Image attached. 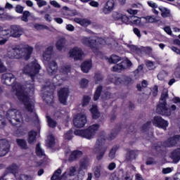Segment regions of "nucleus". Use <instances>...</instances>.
<instances>
[{
    "instance_id": "nucleus-36",
    "label": "nucleus",
    "mask_w": 180,
    "mask_h": 180,
    "mask_svg": "<svg viewBox=\"0 0 180 180\" xmlns=\"http://www.w3.org/2000/svg\"><path fill=\"white\" fill-rule=\"evenodd\" d=\"M107 60H108V63H110V64H116V63H119V61H120V60H122V59L118 56L112 55Z\"/></svg>"
},
{
    "instance_id": "nucleus-37",
    "label": "nucleus",
    "mask_w": 180,
    "mask_h": 180,
    "mask_svg": "<svg viewBox=\"0 0 180 180\" xmlns=\"http://www.w3.org/2000/svg\"><path fill=\"white\" fill-rule=\"evenodd\" d=\"M36 154L38 157H44V150L41 148L40 143H38L36 147Z\"/></svg>"
},
{
    "instance_id": "nucleus-61",
    "label": "nucleus",
    "mask_w": 180,
    "mask_h": 180,
    "mask_svg": "<svg viewBox=\"0 0 180 180\" xmlns=\"http://www.w3.org/2000/svg\"><path fill=\"white\" fill-rule=\"evenodd\" d=\"M50 4L52 6H54V8H61V5H60V4L56 1H50Z\"/></svg>"
},
{
    "instance_id": "nucleus-51",
    "label": "nucleus",
    "mask_w": 180,
    "mask_h": 180,
    "mask_svg": "<svg viewBox=\"0 0 180 180\" xmlns=\"http://www.w3.org/2000/svg\"><path fill=\"white\" fill-rule=\"evenodd\" d=\"M146 67H148V70H154L155 65L150 60H146Z\"/></svg>"
},
{
    "instance_id": "nucleus-62",
    "label": "nucleus",
    "mask_w": 180,
    "mask_h": 180,
    "mask_svg": "<svg viewBox=\"0 0 180 180\" xmlns=\"http://www.w3.org/2000/svg\"><path fill=\"white\" fill-rule=\"evenodd\" d=\"M39 8H41L43 6H46V5H47V1H44V0H41L39 3H37Z\"/></svg>"
},
{
    "instance_id": "nucleus-1",
    "label": "nucleus",
    "mask_w": 180,
    "mask_h": 180,
    "mask_svg": "<svg viewBox=\"0 0 180 180\" xmlns=\"http://www.w3.org/2000/svg\"><path fill=\"white\" fill-rule=\"evenodd\" d=\"M13 89L15 91L18 99L21 101L24 104L25 109H27L28 112H30L33 116H37L36 112H34V99L32 97V95L34 94V84L33 82L27 84L25 90L19 84H16L13 86Z\"/></svg>"
},
{
    "instance_id": "nucleus-2",
    "label": "nucleus",
    "mask_w": 180,
    "mask_h": 180,
    "mask_svg": "<svg viewBox=\"0 0 180 180\" xmlns=\"http://www.w3.org/2000/svg\"><path fill=\"white\" fill-rule=\"evenodd\" d=\"M33 53V47L26 44L22 46L13 49L7 53V57L8 58H24V60H29L30 56Z\"/></svg>"
},
{
    "instance_id": "nucleus-4",
    "label": "nucleus",
    "mask_w": 180,
    "mask_h": 180,
    "mask_svg": "<svg viewBox=\"0 0 180 180\" xmlns=\"http://www.w3.org/2000/svg\"><path fill=\"white\" fill-rule=\"evenodd\" d=\"M106 139L107 137L105 136V134H103L98 138L96 142L93 153L96 155L97 160H102L105 155V153H106V150L108 149L106 146H105Z\"/></svg>"
},
{
    "instance_id": "nucleus-34",
    "label": "nucleus",
    "mask_w": 180,
    "mask_h": 180,
    "mask_svg": "<svg viewBox=\"0 0 180 180\" xmlns=\"http://www.w3.org/2000/svg\"><path fill=\"white\" fill-rule=\"evenodd\" d=\"M143 22L144 23H154L157 22V18L151 15H148L146 17H142Z\"/></svg>"
},
{
    "instance_id": "nucleus-47",
    "label": "nucleus",
    "mask_w": 180,
    "mask_h": 180,
    "mask_svg": "<svg viewBox=\"0 0 180 180\" xmlns=\"http://www.w3.org/2000/svg\"><path fill=\"white\" fill-rule=\"evenodd\" d=\"M29 16H30V12L28 11H24L22 13V17L21 18V20H22V22H27L29 20L27 19Z\"/></svg>"
},
{
    "instance_id": "nucleus-9",
    "label": "nucleus",
    "mask_w": 180,
    "mask_h": 180,
    "mask_svg": "<svg viewBox=\"0 0 180 180\" xmlns=\"http://www.w3.org/2000/svg\"><path fill=\"white\" fill-rule=\"evenodd\" d=\"M82 44H84V46H87L88 47H91V49H95L96 46H105L106 44V40L98 38L97 40L95 39H91V38L85 37H84L82 39Z\"/></svg>"
},
{
    "instance_id": "nucleus-29",
    "label": "nucleus",
    "mask_w": 180,
    "mask_h": 180,
    "mask_svg": "<svg viewBox=\"0 0 180 180\" xmlns=\"http://www.w3.org/2000/svg\"><path fill=\"white\" fill-rule=\"evenodd\" d=\"M36 136H37V133L34 131H31L28 134L27 141L29 144H33L36 141Z\"/></svg>"
},
{
    "instance_id": "nucleus-50",
    "label": "nucleus",
    "mask_w": 180,
    "mask_h": 180,
    "mask_svg": "<svg viewBox=\"0 0 180 180\" xmlns=\"http://www.w3.org/2000/svg\"><path fill=\"white\" fill-rule=\"evenodd\" d=\"M147 85H148V82H147V81H146V80H143L141 84L136 85V88H137L138 91H141V89H143V88H146Z\"/></svg>"
},
{
    "instance_id": "nucleus-49",
    "label": "nucleus",
    "mask_w": 180,
    "mask_h": 180,
    "mask_svg": "<svg viewBox=\"0 0 180 180\" xmlns=\"http://www.w3.org/2000/svg\"><path fill=\"white\" fill-rule=\"evenodd\" d=\"M101 91H102V87L101 86H98L96 89V93L94 94V101H98V99H99V96H101Z\"/></svg>"
},
{
    "instance_id": "nucleus-24",
    "label": "nucleus",
    "mask_w": 180,
    "mask_h": 180,
    "mask_svg": "<svg viewBox=\"0 0 180 180\" xmlns=\"http://www.w3.org/2000/svg\"><path fill=\"white\" fill-rule=\"evenodd\" d=\"M78 167H71L69 169L65 172V173L63 174V178L65 177L69 178V176H74L75 174H77V171H78Z\"/></svg>"
},
{
    "instance_id": "nucleus-13",
    "label": "nucleus",
    "mask_w": 180,
    "mask_h": 180,
    "mask_svg": "<svg viewBox=\"0 0 180 180\" xmlns=\"http://www.w3.org/2000/svg\"><path fill=\"white\" fill-rule=\"evenodd\" d=\"M63 81H65V79L64 77H61V75H57L53 79V83L51 84L50 83H46V86L45 87V89L46 91H49V89H54L56 86H58L63 82Z\"/></svg>"
},
{
    "instance_id": "nucleus-32",
    "label": "nucleus",
    "mask_w": 180,
    "mask_h": 180,
    "mask_svg": "<svg viewBox=\"0 0 180 180\" xmlns=\"http://www.w3.org/2000/svg\"><path fill=\"white\" fill-rule=\"evenodd\" d=\"M60 175H61V169H58L52 176L51 180L66 179L65 176L63 177V176H60Z\"/></svg>"
},
{
    "instance_id": "nucleus-53",
    "label": "nucleus",
    "mask_w": 180,
    "mask_h": 180,
    "mask_svg": "<svg viewBox=\"0 0 180 180\" xmlns=\"http://www.w3.org/2000/svg\"><path fill=\"white\" fill-rule=\"evenodd\" d=\"M165 77H167V72H165V71H162L161 72H160L158 75V79L160 81H162V79H164V78H165Z\"/></svg>"
},
{
    "instance_id": "nucleus-41",
    "label": "nucleus",
    "mask_w": 180,
    "mask_h": 180,
    "mask_svg": "<svg viewBox=\"0 0 180 180\" xmlns=\"http://www.w3.org/2000/svg\"><path fill=\"white\" fill-rule=\"evenodd\" d=\"M47 122L49 124V127H56L57 126V122L56 121L53 120L50 116H46Z\"/></svg>"
},
{
    "instance_id": "nucleus-42",
    "label": "nucleus",
    "mask_w": 180,
    "mask_h": 180,
    "mask_svg": "<svg viewBox=\"0 0 180 180\" xmlns=\"http://www.w3.org/2000/svg\"><path fill=\"white\" fill-rule=\"evenodd\" d=\"M70 71H71V68L70 67V65H65L60 69V72L61 74H63V75H65V74L70 72Z\"/></svg>"
},
{
    "instance_id": "nucleus-46",
    "label": "nucleus",
    "mask_w": 180,
    "mask_h": 180,
    "mask_svg": "<svg viewBox=\"0 0 180 180\" xmlns=\"http://www.w3.org/2000/svg\"><path fill=\"white\" fill-rule=\"evenodd\" d=\"M89 84V81L86 79H82L79 82V86L82 88H86Z\"/></svg>"
},
{
    "instance_id": "nucleus-7",
    "label": "nucleus",
    "mask_w": 180,
    "mask_h": 180,
    "mask_svg": "<svg viewBox=\"0 0 180 180\" xmlns=\"http://www.w3.org/2000/svg\"><path fill=\"white\" fill-rule=\"evenodd\" d=\"M167 98H168V91L165 90L162 94L161 100L157 108V112L163 116H171V110L167 108V102H165Z\"/></svg>"
},
{
    "instance_id": "nucleus-64",
    "label": "nucleus",
    "mask_w": 180,
    "mask_h": 180,
    "mask_svg": "<svg viewBox=\"0 0 180 180\" xmlns=\"http://www.w3.org/2000/svg\"><path fill=\"white\" fill-rule=\"evenodd\" d=\"M174 76L176 78H180V67L176 68L174 71Z\"/></svg>"
},
{
    "instance_id": "nucleus-55",
    "label": "nucleus",
    "mask_w": 180,
    "mask_h": 180,
    "mask_svg": "<svg viewBox=\"0 0 180 180\" xmlns=\"http://www.w3.org/2000/svg\"><path fill=\"white\" fill-rule=\"evenodd\" d=\"M122 16H123L122 13H114L112 15L115 20H120L122 19Z\"/></svg>"
},
{
    "instance_id": "nucleus-43",
    "label": "nucleus",
    "mask_w": 180,
    "mask_h": 180,
    "mask_svg": "<svg viewBox=\"0 0 180 180\" xmlns=\"http://www.w3.org/2000/svg\"><path fill=\"white\" fill-rule=\"evenodd\" d=\"M101 166H96V167H94V176H96V178L101 177Z\"/></svg>"
},
{
    "instance_id": "nucleus-59",
    "label": "nucleus",
    "mask_w": 180,
    "mask_h": 180,
    "mask_svg": "<svg viewBox=\"0 0 180 180\" xmlns=\"http://www.w3.org/2000/svg\"><path fill=\"white\" fill-rule=\"evenodd\" d=\"M115 155H116V149L112 148V149L110 150V152L109 158H110L111 160H113V158H115Z\"/></svg>"
},
{
    "instance_id": "nucleus-19",
    "label": "nucleus",
    "mask_w": 180,
    "mask_h": 180,
    "mask_svg": "<svg viewBox=\"0 0 180 180\" xmlns=\"http://www.w3.org/2000/svg\"><path fill=\"white\" fill-rule=\"evenodd\" d=\"M111 82H113L114 84H116L117 85L119 84H123V81H124L125 84H131V78L130 77H116V76L111 75Z\"/></svg>"
},
{
    "instance_id": "nucleus-54",
    "label": "nucleus",
    "mask_w": 180,
    "mask_h": 180,
    "mask_svg": "<svg viewBox=\"0 0 180 180\" xmlns=\"http://www.w3.org/2000/svg\"><path fill=\"white\" fill-rule=\"evenodd\" d=\"M89 101H91V97L85 96L83 99L82 106H86L89 103Z\"/></svg>"
},
{
    "instance_id": "nucleus-22",
    "label": "nucleus",
    "mask_w": 180,
    "mask_h": 180,
    "mask_svg": "<svg viewBox=\"0 0 180 180\" xmlns=\"http://www.w3.org/2000/svg\"><path fill=\"white\" fill-rule=\"evenodd\" d=\"M88 167H89V160L88 159H84L81 161L80 167L78 169L79 174L82 175L81 179H82L84 175H85V172H84L82 169H87Z\"/></svg>"
},
{
    "instance_id": "nucleus-45",
    "label": "nucleus",
    "mask_w": 180,
    "mask_h": 180,
    "mask_svg": "<svg viewBox=\"0 0 180 180\" xmlns=\"http://www.w3.org/2000/svg\"><path fill=\"white\" fill-rule=\"evenodd\" d=\"M121 20L123 22V23H125V25H131L130 17H127V15L122 14Z\"/></svg>"
},
{
    "instance_id": "nucleus-39",
    "label": "nucleus",
    "mask_w": 180,
    "mask_h": 180,
    "mask_svg": "<svg viewBox=\"0 0 180 180\" xmlns=\"http://www.w3.org/2000/svg\"><path fill=\"white\" fill-rule=\"evenodd\" d=\"M17 144H18L22 148H24L26 150L27 148V143H26V141L23 139H17L16 140Z\"/></svg>"
},
{
    "instance_id": "nucleus-63",
    "label": "nucleus",
    "mask_w": 180,
    "mask_h": 180,
    "mask_svg": "<svg viewBox=\"0 0 180 180\" xmlns=\"http://www.w3.org/2000/svg\"><path fill=\"white\" fill-rule=\"evenodd\" d=\"M108 168L109 171H113V169H115V168H116V163H115V162L110 163Z\"/></svg>"
},
{
    "instance_id": "nucleus-60",
    "label": "nucleus",
    "mask_w": 180,
    "mask_h": 180,
    "mask_svg": "<svg viewBox=\"0 0 180 180\" xmlns=\"http://www.w3.org/2000/svg\"><path fill=\"white\" fill-rule=\"evenodd\" d=\"M158 94V86H154V87L152 89V95L153 96H157Z\"/></svg>"
},
{
    "instance_id": "nucleus-33",
    "label": "nucleus",
    "mask_w": 180,
    "mask_h": 180,
    "mask_svg": "<svg viewBox=\"0 0 180 180\" xmlns=\"http://www.w3.org/2000/svg\"><path fill=\"white\" fill-rule=\"evenodd\" d=\"M54 144H56V139H54V136L53 135L49 136L46 141V146H47L48 147H53Z\"/></svg>"
},
{
    "instance_id": "nucleus-6",
    "label": "nucleus",
    "mask_w": 180,
    "mask_h": 180,
    "mask_svg": "<svg viewBox=\"0 0 180 180\" xmlns=\"http://www.w3.org/2000/svg\"><path fill=\"white\" fill-rule=\"evenodd\" d=\"M40 70H41V68L40 67V65L37 63V60H34L25 65L22 69V71L24 74L30 75L33 81V79H34V77L37 75V73L39 72Z\"/></svg>"
},
{
    "instance_id": "nucleus-56",
    "label": "nucleus",
    "mask_w": 180,
    "mask_h": 180,
    "mask_svg": "<svg viewBox=\"0 0 180 180\" xmlns=\"http://www.w3.org/2000/svg\"><path fill=\"white\" fill-rule=\"evenodd\" d=\"M122 180H133V178L129 173L126 172L122 176Z\"/></svg>"
},
{
    "instance_id": "nucleus-28",
    "label": "nucleus",
    "mask_w": 180,
    "mask_h": 180,
    "mask_svg": "<svg viewBox=\"0 0 180 180\" xmlns=\"http://www.w3.org/2000/svg\"><path fill=\"white\" fill-rule=\"evenodd\" d=\"M74 20L76 23H78L81 26L86 27L91 25V21H89V20L82 19V18H75Z\"/></svg>"
},
{
    "instance_id": "nucleus-15",
    "label": "nucleus",
    "mask_w": 180,
    "mask_h": 180,
    "mask_svg": "<svg viewBox=\"0 0 180 180\" xmlns=\"http://www.w3.org/2000/svg\"><path fill=\"white\" fill-rule=\"evenodd\" d=\"M8 172L13 174L14 176L16 178L17 180H33L32 177L26 176V175H21L20 177H18L16 172H18V166L16 165H13L8 169Z\"/></svg>"
},
{
    "instance_id": "nucleus-16",
    "label": "nucleus",
    "mask_w": 180,
    "mask_h": 180,
    "mask_svg": "<svg viewBox=\"0 0 180 180\" xmlns=\"http://www.w3.org/2000/svg\"><path fill=\"white\" fill-rule=\"evenodd\" d=\"M9 142L6 139L0 140V157H4L9 153Z\"/></svg>"
},
{
    "instance_id": "nucleus-8",
    "label": "nucleus",
    "mask_w": 180,
    "mask_h": 180,
    "mask_svg": "<svg viewBox=\"0 0 180 180\" xmlns=\"http://www.w3.org/2000/svg\"><path fill=\"white\" fill-rule=\"evenodd\" d=\"M6 116L10 123L14 126L20 124V123L23 122V117H22L20 112L18 111L16 109L8 110Z\"/></svg>"
},
{
    "instance_id": "nucleus-30",
    "label": "nucleus",
    "mask_w": 180,
    "mask_h": 180,
    "mask_svg": "<svg viewBox=\"0 0 180 180\" xmlns=\"http://www.w3.org/2000/svg\"><path fill=\"white\" fill-rule=\"evenodd\" d=\"M66 43L67 41L65 40V39H60L59 40L57 41L56 46V49L58 50H62L64 49V47H65L66 46Z\"/></svg>"
},
{
    "instance_id": "nucleus-44",
    "label": "nucleus",
    "mask_w": 180,
    "mask_h": 180,
    "mask_svg": "<svg viewBox=\"0 0 180 180\" xmlns=\"http://www.w3.org/2000/svg\"><path fill=\"white\" fill-rule=\"evenodd\" d=\"M63 11H66V12H67L68 15H69V16H75V15H77V11H71L67 6H63Z\"/></svg>"
},
{
    "instance_id": "nucleus-14",
    "label": "nucleus",
    "mask_w": 180,
    "mask_h": 180,
    "mask_svg": "<svg viewBox=\"0 0 180 180\" xmlns=\"http://www.w3.org/2000/svg\"><path fill=\"white\" fill-rule=\"evenodd\" d=\"M129 67H131V62L128 59H124L122 63L115 65L112 70L115 72H120L122 70H126V68H129Z\"/></svg>"
},
{
    "instance_id": "nucleus-58",
    "label": "nucleus",
    "mask_w": 180,
    "mask_h": 180,
    "mask_svg": "<svg viewBox=\"0 0 180 180\" xmlns=\"http://www.w3.org/2000/svg\"><path fill=\"white\" fill-rule=\"evenodd\" d=\"M148 5L150 7L153 8V9H156V8H158V4L153 1H148Z\"/></svg>"
},
{
    "instance_id": "nucleus-17",
    "label": "nucleus",
    "mask_w": 180,
    "mask_h": 180,
    "mask_svg": "<svg viewBox=\"0 0 180 180\" xmlns=\"http://www.w3.org/2000/svg\"><path fill=\"white\" fill-rule=\"evenodd\" d=\"M68 94H70V90H68V88L61 89L58 91L59 101L60 103H63V105H67V98H68Z\"/></svg>"
},
{
    "instance_id": "nucleus-12",
    "label": "nucleus",
    "mask_w": 180,
    "mask_h": 180,
    "mask_svg": "<svg viewBox=\"0 0 180 180\" xmlns=\"http://www.w3.org/2000/svg\"><path fill=\"white\" fill-rule=\"evenodd\" d=\"M69 56L74 60H82L84 57V51L79 47H74L69 51Z\"/></svg>"
},
{
    "instance_id": "nucleus-27",
    "label": "nucleus",
    "mask_w": 180,
    "mask_h": 180,
    "mask_svg": "<svg viewBox=\"0 0 180 180\" xmlns=\"http://www.w3.org/2000/svg\"><path fill=\"white\" fill-rule=\"evenodd\" d=\"M43 99L48 103V105H51L53 102L54 96H53V91H51V92L47 93L45 92L43 96Z\"/></svg>"
},
{
    "instance_id": "nucleus-57",
    "label": "nucleus",
    "mask_w": 180,
    "mask_h": 180,
    "mask_svg": "<svg viewBox=\"0 0 180 180\" xmlns=\"http://www.w3.org/2000/svg\"><path fill=\"white\" fill-rule=\"evenodd\" d=\"M23 6L17 5L15 7V12H17V13H23Z\"/></svg>"
},
{
    "instance_id": "nucleus-48",
    "label": "nucleus",
    "mask_w": 180,
    "mask_h": 180,
    "mask_svg": "<svg viewBox=\"0 0 180 180\" xmlns=\"http://www.w3.org/2000/svg\"><path fill=\"white\" fill-rule=\"evenodd\" d=\"M127 158V160H136V152L134 150L128 152Z\"/></svg>"
},
{
    "instance_id": "nucleus-23",
    "label": "nucleus",
    "mask_w": 180,
    "mask_h": 180,
    "mask_svg": "<svg viewBox=\"0 0 180 180\" xmlns=\"http://www.w3.org/2000/svg\"><path fill=\"white\" fill-rule=\"evenodd\" d=\"M13 79H15V76L11 73H5L1 77V81L5 85H11Z\"/></svg>"
},
{
    "instance_id": "nucleus-20",
    "label": "nucleus",
    "mask_w": 180,
    "mask_h": 180,
    "mask_svg": "<svg viewBox=\"0 0 180 180\" xmlns=\"http://www.w3.org/2000/svg\"><path fill=\"white\" fill-rule=\"evenodd\" d=\"M23 33V30L18 25H12L10 28V34L12 37H20Z\"/></svg>"
},
{
    "instance_id": "nucleus-25",
    "label": "nucleus",
    "mask_w": 180,
    "mask_h": 180,
    "mask_svg": "<svg viewBox=\"0 0 180 180\" xmlns=\"http://www.w3.org/2000/svg\"><path fill=\"white\" fill-rule=\"evenodd\" d=\"M130 20H131L130 25H136V26H139L140 27H143V26H144L142 18H140L137 16H131Z\"/></svg>"
},
{
    "instance_id": "nucleus-38",
    "label": "nucleus",
    "mask_w": 180,
    "mask_h": 180,
    "mask_svg": "<svg viewBox=\"0 0 180 180\" xmlns=\"http://www.w3.org/2000/svg\"><path fill=\"white\" fill-rule=\"evenodd\" d=\"M0 36L8 39L11 37V30H3L0 32Z\"/></svg>"
},
{
    "instance_id": "nucleus-35",
    "label": "nucleus",
    "mask_w": 180,
    "mask_h": 180,
    "mask_svg": "<svg viewBox=\"0 0 180 180\" xmlns=\"http://www.w3.org/2000/svg\"><path fill=\"white\" fill-rule=\"evenodd\" d=\"M90 112H91L93 119H98V117L101 116V114L99 113V111H98L96 105H93L92 108L90 109Z\"/></svg>"
},
{
    "instance_id": "nucleus-10",
    "label": "nucleus",
    "mask_w": 180,
    "mask_h": 180,
    "mask_svg": "<svg viewBox=\"0 0 180 180\" xmlns=\"http://www.w3.org/2000/svg\"><path fill=\"white\" fill-rule=\"evenodd\" d=\"M73 124L75 127H84L86 124V115L84 113H77L73 117Z\"/></svg>"
},
{
    "instance_id": "nucleus-5",
    "label": "nucleus",
    "mask_w": 180,
    "mask_h": 180,
    "mask_svg": "<svg viewBox=\"0 0 180 180\" xmlns=\"http://www.w3.org/2000/svg\"><path fill=\"white\" fill-rule=\"evenodd\" d=\"M99 130V124H93L90 126L88 129L82 130L77 129L75 131V136H79L83 137V139H86L87 140H91L95 137L96 131Z\"/></svg>"
},
{
    "instance_id": "nucleus-31",
    "label": "nucleus",
    "mask_w": 180,
    "mask_h": 180,
    "mask_svg": "<svg viewBox=\"0 0 180 180\" xmlns=\"http://www.w3.org/2000/svg\"><path fill=\"white\" fill-rule=\"evenodd\" d=\"M158 9L160 11V12H162V18H168L171 15V11L162 6H159Z\"/></svg>"
},
{
    "instance_id": "nucleus-3",
    "label": "nucleus",
    "mask_w": 180,
    "mask_h": 180,
    "mask_svg": "<svg viewBox=\"0 0 180 180\" xmlns=\"http://www.w3.org/2000/svg\"><path fill=\"white\" fill-rule=\"evenodd\" d=\"M53 53V46H49L44 52L42 57L44 64H48L46 70L49 75H54L57 72V63L51 60V53Z\"/></svg>"
},
{
    "instance_id": "nucleus-40",
    "label": "nucleus",
    "mask_w": 180,
    "mask_h": 180,
    "mask_svg": "<svg viewBox=\"0 0 180 180\" xmlns=\"http://www.w3.org/2000/svg\"><path fill=\"white\" fill-rule=\"evenodd\" d=\"M81 155H82V152H81L79 150H75L72 153L71 158H72V160H75L77 158H79V157H81Z\"/></svg>"
},
{
    "instance_id": "nucleus-52",
    "label": "nucleus",
    "mask_w": 180,
    "mask_h": 180,
    "mask_svg": "<svg viewBox=\"0 0 180 180\" xmlns=\"http://www.w3.org/2000/svg\"><path fill=\"white\" fill-rule=\"evenodd\" d=\"M72 131H68L66 134L64 135L65 140H71L72 139Z\"/></svg>"
},
{
    "instance_id": "nucleus-11",
    "label": "nucleus",
    "mask_w": 180,
    "mask_h": 180,
    "mask_svg": "<svg viewBox=\"0 0 180 180\" xmlns=\"http://www.w3.org/2000/svg\"><path fill=\"white\" fill-rule=\"evenodd\" d=\"M153 126L158 127L159 129H162L163 130H167V127L169 126L168 121L162 119L161 117H155L153 118Z\"/></svg>"
},
{
    "instance_id": "nucleus-26",
    "label": "nucleus",
    "mask_w": 180,
    "mask_h": 180,
    "mask_svg": "<svg viewBox=\"0 0 180 180\" xmlns=\"http://www.w3.org/2000/svg\"><path fill=\"white\" fill-rule=\"evenodd\" d=\"M82 71L85 74L89 72L91 68H92V62L91 60L84 61L81 66Z\"/></svg>"
},
{
    "instance_id": "nucleus-18",
    "label": "nucleus",
    "mask_w": 180,
    "mask_h": 180,
    "mask_svg": "<svg viewBox=\"0 0 180 180\" xmlns=\"http://www.w3.org/2000/svg\"><path fill=\"white\" fill-rule=\"evenodd\" d=\"M115 6H116L115 0H108L104 5L102 12L105 13V15H109V13L115 9Z\"/></svg>"
},
{
    "instance_id": "nucleus-21",
    "label": "nucleus",
    "mask_w": 180,
    "mask_h": 180,
    "mask_svg": "<svg viewBox=\"0 0 180 180\" xmlns=\"http://www.w3.org/2000/svg\"><path fill=\"white\" fill-rule=\"evenodd\" d=\"M180 136L175 135L172 137H170L167 141L165 143V147H174V146H176L177 143H179Z\"/></svg>"
}]
</instances>
